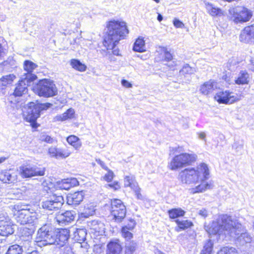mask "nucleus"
Instances as JSON below:
<instances>
[{
	"instance_id": "29",
	"label": "nucleus",
	"mask_w": 254,
	"mask_h": 254,
	"mask_svg": "<svg viewBox=\"0 0 254 254\" xmlns=\"http://www.w3.org/2000/svg\"><path fill=\"white\" fill-rule=\"evenodd\" d=\"M175 221L178 225V227L176 228L175 229L178 232L180 230H184L188 229L192 225V222L188 220H180L177 219Z\"/></svg>"
},
{
	"instance_id": "53",
	"label": "nucleus",
	"mask_w": 254,
	"mask_h": 254,
	"mask_svg": "<svg viewBox=\"0 0 254 254\" xmlns=\"http://www.w3.org/2000/svg\"><path fill=\"white\" fill-rule=\"evenodd\" d=\"M173 24L176 28H183L184 27L183 23L177 19L174 20Z\"/></svg>"
},
{
	"instance_id": "25",
	"label": "nucleus",
	"mask_w": 254,
	"mask_h": 254,
	"mask_svg": "<svg viewBox=\"0 0 254 254\" xmlns=\"http://www.w3.org/2000/svg\"><path fill=\"white\" fill-rule=\"evenodd\" d=\"M250 81V75L246 70H241L238 77L235 80V83L238 85L248 84Z\"/></svg>"
},
{
	"instance_id": "63",
	"label": "nucleus",
	"mask_w": 254,
	"mask_h": 254,
	"mask_svg": "<svg viewBox=\"0 0 254 254\" xmlns=\"http://www.w3.org/2000/svg\"><path fill=\"white\" fill-rule=\"evenodd\" d=\"M198 138L206 142V134L204 132H200L197 133Z\"/></svg>"
},
{
	"instance_id": "23",
	"label": "nucleus",
	"mask_w": 254,
	"mask_h": 254,
	"mask_svg": "<svg viewBox=\"0 0 254 254\" xmlns=\"http://www.w3.org/2000/svg\"><path fill=\"white\" fill-rule=\"evenodd\" d=\"M217 87V82L214 80L210 79L208 81L205 82L200 86V91L201 94L207 95L216 90Z\"/></svg>"
},
{
	"instance_id": "17",
	"label": "nucleus",
	"mask_w": 254,
	"mask_h": 254,
	"mask_svg": "<svg viewBox=\"0 0 254 254\" xmlns=\"http://www.w3.org/2000/svg\"><path fill=\"white\" fill-rule=\"evenodd\" d=\"M240 41L247 44L254 43V24L246 26L241 31L239 36Z\"/></svg>"
},
{
	"instance_id": "60",
	"label": "nucleus",
	"mask_w": 254,
	"mask_h": 254,
	"mask_svg": "<svg viewBox=\"0 0 254 254\" xmlns=\"http://www.w3.org/2000/svg\"><path fill=\"white\" fill-rule=\"evenodd\" d=\"M96 161L98 164H99L101 166V167L103 169L106 170H108V168L105 165L104 162L102 161L101 160H100V159H96Z\"/></svg>"
},
{
	"instance_id": "34",
	"label": "nucleus",
	"mask_w": 254,
	"mask_h": 254,
	"mask_svg": "<svg viewBox=\"0 0 254 254\" xmlns=\"http://www.w3.org/2000/svg\"><path fill=\"white\" fill-rule=\"evenodd\" d=\"M54 187L57 190H68L70 189L67 179L56 182Z\"/></svg>"
},
{
	"instance_id": "19",
	"label": "nucleus",
	"mask_w": 254,
	"mask_h": 254,
	"mask_svg": "<svg viewBox=\"0 0 254 254\" xmlns=\"http://www.w3.org/2000/svg\"><path fill=\"white\" fill-rule=\"evenodd\" d=\"M32 82L33 81H27L26 79H23V77H21L18 83L16 84L13 95L15 96H22L23 94L27 93L28 91L27 87L29 86Z\"/></svg>"
},
{
	"instance_id": "61",
	"label": "nucleus",
	"mask_w": 254,
	"mask_h": 254,
	"mask_svg": "<svg viewBox=\"0 0 254 254\" xmlns=\"http://www.w3.org/2000/svg\"><path fill=\"white\" fill-rule=\"evenodd\" d=\"M172 151H174L176 153H180L184 151V148L182 146H178V147H173L171 150Z\"/></svg>"
},
{
	"instance_id": "44",
	"label": "nucleus",
	"mask_w": 254,
	"mask_h": 254,
	"mask_svg": "<svg viewBox=\"0 0 254 254\" xmlns=\"http://www.w3.org/2000/svg\"><path fill=\"white\" fill-rule=\"evenodd\" d=\"M32 239H23V240H21V242L20 243V247L22 248L23 252L24 251H26L27 249H28L29 248L31 247L32 244Z\"/></svg>"
},
{
	"instance_id": "26",
	"label": "nucleus",
	"mask_w": 254,
	"mask_h": 254,
	"mask_svg": "<svg viewBox=\"0 0 254 254\" xmlns=\"http://www.w3.org/2000/svg\"><path fill=\"white\" fill-rule=\"evenodd\" d=\"M74 114L75 112L74 109L69 108L63 114L56 116L55 120L57 121H64L68 119H72L74 117Z\"/></svg>"
},
{
	"instance_id": "35",
	"label": "nucleus",
	"mask_w": 254,
	"mask_h": 254,
	"mask_svg": "<svg viewBox=\"0 0 254 254\" xmlns=\"http://www.w3.org/2000/svg\"><path fill=\"white\" fill-rule=\"evenodd\" d=\"M5 254H23V251L19 245L14 244L9 246Z\"/></svg>"
},
{
	"instance_id": "58",
	"label": "nucleus",
	"mask_w": 254,
	"mask_h": 254,
	"mask_svg": "<svg viewBox=\"0 0 254 254\" xmlns=\"http://www.w3.org/2000/svg\"><path fill=\"white\" fill-rule=\"evenodd\" d=\"M198 213L199 215H200L203 218L206 217L208 215L207 211L204 208H202L199 210Z\"/></svg>"
},
{
	"instance_id": "43",
	"label": "nucleus",
	"mask_w": 254,
	"mask_h": 254,
	"mask_svg": "<svg viewBox=\"0 0 254 254\" xmlns=\"http://www.w3.org/2000/svg\"><path fill=\"white\" fill-rule=\"evenodd\" d=\"M95 209L93 206H85L84 211L81 213L83 217L87 218L94 214Z\"/></svg>"
},
{
	"instance_id": "47",
	"label": "nucleus",
	"mask_w": 254,
	"mask_h": 254,
	"mask_svg": "<svg viewBox=\"0 0 254 254\" xmlns=\"http://www.w3.org/2000/svg\"><path fill=\"white\" fill-rule=\"evenodd\" d=\"M107 171H108V172L104 176V179L106 181H107L108 182H111L112 181V180L113 179L114 177V174L113 172V171L109 170V169H108V170H107Z\"/></svg>"
},
{
	"instance_id": "39",
	"label": "nucleus",
	"mask_w": 254,
	"mask_h": 254,
	"mask_svg": "<svg viewBox=\"0 0 254 254\" xmlns=\"http://www.w3.org/2000/svg\"><path fill=\"white\" fill-rule=\"evenodd\" d=\"M195 72V70L194 68L190 67L189 64H186L180 70V74L186 76L187 74H193Z\"/></svg>"
},
{
	"instance_id": "30",
	"label": "nucleus",
	"mask_w": 254,
	"mask_h": 254,
	"mask_svg": "<svg viewBox=\"0 0 254 254\" xmlns=\"http://www.w3.org/2000/svg\"><path fill=\"white\" fill-rule=\"evenodd\" d=\"M67 142L72 145L75 149H78L81 146V142L79 138L75 135H70L66 138Z\"/></svg>"
},
{
	"instance_id": "48",
	"label": "nucleus",
	"mask_w": 254,
	"mask_h": 254,
	"mask_svg": "<svg viewBox=\"0 0 254 254\" xmlns=\"http://www.w3.org/2000/svg\"><path fill=\"white\" fill-rule=\"evenodd\" d=\"M101 54L105 57H106L107 59L110 60L111 61H115V58L113 56V55L110 51H106L105 50H102L101 51Z\"/></svg>"
},
{
	"instance_id": "24",
	"label": "nucleus",
	"mask_w": 254,
	"mask_h": 254,
	"mask_svg": "<svg viewBox=\"0 0 254 254\" xmlns=\"http://www.w3.org/2000/svg\"><path fill=\"white\" fill-rule=\"evenodd\" d=\"M106 254H122L123 248L118 240L110 241L107 246Z\"/></svg>"
},
{
	"instance_id": "38",
	"label": "nucleus",
	"mask_w": 254,
	"mask_h": 254,
	"mask_svg": "<svg viewBox=\"0 0 254 254\" xmlns=\"http://www.w3.org/2000/svg\"><path fill=\"white\" fill-rule=\"evenodd\" d=\"M213 243L211 240H207L204 244L201 254H212Z\"/></svg>"
},
{
	"instance_id": "52",
	"label": "nucleus",
	"mask_w": 254,
	"mask_h": 254,
	"mask_svg": "<svg viewBox=\"0 0 254 254\" xmlns=\"http://www.w3.org/2000/svg\"><path fill=\"white\" fill-rule=\"evenodd\" d=\"M178 61L175 60V59H173L167 62V63H165V64L168 65L170 68H173L178 65Z\"/></svg>"
},
{
	"instance_id": "12",
	"label": "nucleus",
	"mask_w": 254,
	"mask_h": 254,
	"mask_svg": "<svg viewBox=\"0 0 254 254\" xmlns=\"http://www.w3.org/2000/svg\"><path fill=\"white\" fill-rule=\"evenodd\" d=\"M76 216V212L73 210H67L64 212H59L55 217L57 223L61 226L69 224L73 222Z\"/></svg>"
},
{
	"instance_id": "18",
	"label": "nucleus",
	"mask_w": 254,
	"mask_h": 254,
	"mask_svg": "<svg viewBox=\"0 0 254 254\" xmlns=\"http://www.w3.org/2000/svg\"><path fill=\"white\" fill-rule=\"evenodd\" d=\"M37 67V65L33 62L26 60L24 62L23 67L24 70L27 72L23 74L22 76L23 79H26L29 81H34L37 78L36 75L32 73L34 69Z\"/></svg>"
},
{
	"instance_id": "21",
	"label": "nucleus",
	"mask_w": 254,
	"mask_h": 254,
	"mask_svg": "<svg viewBox=\"0 0 254 254\" xmlns=\"http://www.w3.org/2000/svg\"><path fill=\"white\" fill-rule=\"evenodd\" d=\"M48 153L52 157L64 159L68 157L70 152L64 148L52 146L49 148Z\"/></svg>"
},
{
	"instance_id": "56",
	"label": "nucleus",
	"mask_w": 254,
	"mask_h": 254,
	"mask_svg": "<svg viewBox=\"0 0 254 254\" xmlns=\"http://www.w3.org/2000/svg\"><path fill=\"white\" fill-rule=\"evenodd\" d=\"M22 203H18L17 204L14 205V209L15 210V211H17V216H18L19 214L21 213V212H23L22 211Z\"/></svg>"
},
{
	"instance_id": "49",
	"label": "nucleus",
	"mask_w": 254,
	"mask_h": 254,
	"mask_svg": "<svg viewBox=\"0 0 254 254\" xmlns=\"http://www.w3.org/2000/svg\"><path fill=\"white\" fill-rule=\"evenodd\" d=\"M232 148L236 152H240L243 149V144H240L238 142H235L232 146Z\"/></svg>"
},
{
	"instance_id": "22",
	"label": "nucleus",
	"mask_w": 254,
	"mask_h": 254,
	"mask_svg": "<svg viewBox=\"0 0 254 254\" xmlns=\"http://www.w3.org/2000/svg\"><path fill=\"white\" fill-rule=\"evenodd\" d=\"M84 195V193L82 191L69 193L66 197L67 203L70 205L77 206L83 201Z\"/></svg>"
},
{
	"instance_id": "40",
	"label": "nucleus",
	"mask_w": 254,
	"mask_h": 254,
	"mask_svg": "<svg viewBox=\"0 0 254 254\" xmlns=\"http://www.w3.org/2000/svg\"><path fill=\"white\" fill-rule=\"evenodd\" d=\"M133 50L135 52H143V37H139L134 42Z\"/></svg>"
},
{
	"instance_id": "41",
	"label": "nucleus",
	"mask_w": 254,
	"mask_h": 254,
	"mask_svg": "<svg viewBox=\"0 0 254 254\" xmlns=\"http://www.w3.org/2000/svg\"><path fill=\"white\" fill-rule=\"evenodd\" d=\"M126 227H123L121 229V233L122 237L125 239L126 242L127 241H131L133 238V234L128 230Z\"/></svg>"
},
{
	"instance_id": "2",
	"label": "nucleus",
	"mask_w": 254,
	"mask_h": 254,
	"mask_svg": "<svg viewBox=\"0 0 254 254\" xmlns=\"http://www.w3.org/2000/svg\"><path fill=\"white\" fill-rule=\"evenodd\" d=\"M209 171L207 165L204 163L198 165L196 168H186L180 172L179 179L183 184H196L199 181L201 183L191 190L192 193L202 192L212 189V184L205 181L209 178Z\"/></svg>"
},
{
	"instance_id": "10",
	"label": "nucleus",
	"mask_w": 254,
	"mask_h": 254,
	"mask_svg": "<svg viewBox=\"0 0 254 254\" xmlns=\"http://www.w3.org/2000/svg\"><path fill=\"white\" fill-rule=\"evenodd\" d=\"M21 176L23 178H31L34 176H43L45 175V168L35 165L22 166L19 168Z\"/></svg>"
},
{
	"instance_id": "36",
	"label": "nucleus",
	"mask_w": 254,
	"mask_h": 254,
	"mask_svg": "<svg viewBox=\"0 0 254 254\" xmlns=\"http://www.w3.org/2000/svg\"><path fill=\"white\" fill-rule=\"evenodd\" d=\"M126 252L127 254H132L135 251L137 247L136 243L131 240L126 242Z\"/></svg>"
},
{
	"instance_id": "54",
	"label": "nucleus",
	"mask_w": 254,
	"mask_h": 254,
	"mask_svg": "<svg viewBox=\"0 0 254 254\" xmlns=\"http://www.w3.org/2000/svg\"><path fill=\"white\" fill-rule=\"evenodd\" d=\"M108 186L114 190H118L120 188V186L118 182H114L113 183L108 184Z\"/></svg>"
},
{
	"instance_id": "3",
	"label": "nucleus",
	"mask_w": 254,
	"mask_h": 254,
	"mask_svg": "<svg viewBox=\"0 0 254 254\" xmlns=\"http://www.w3.org/2000/svg\"><path fill=\"white\" fill-rule=\"evenodd\" d=\"M69 236V230L67 229L53 228L46 224L39 229L36 242L37 245L41 247L51 245L63 247L67 242Z\"/></svg>"
},
{
	"instance_id": "37",
	"label": "nucleus",
	"mask_w": 254,
	"mask_h": 254,
	"mask_svg": "<svg viewBox=\"0 0 254 254\" xmlns=\"http://www.w3.org/2000/svg\"><path fill=\"white\" fill-rule=\"evenodd\" d=\"M159 49L161 54L163 55V59H162L163 62H168L174 59L172 54L167 51L166 47H160Z\"/></svg>"
},
{
	"instance_id": "62",
	"label": "nucleus",
	"mask_w": 254,
	"mask_h": 254,
	"mask_svg": "<svg viewBox=\"0 0 254 254\" xmlns=\"http://www.w3.org/2000/svg\"><path fill=\"white\" fill-rule=\"evenodd\" d=\"M250 62V64H248V68L254 72V59H251Z\"/></svg>"
},
{
	"instance_id": "6",
	"label": "nucleus",
	"mask_w": 254,
	"mask_h": 254,
	"mask_svg": "<svg viewBox=\"0 0 254 254\" xmlns=\"http://www.w3.org/2000/svg\"><path fill=\"white\" fill-rule=\"evenodd\" d=\"M196 159L197 155L194 153H182L172 158L169 164V168L172 170H176L190 165Z\"/></svg>"
},
{
	"instance_id": "51",
	"label": "nucleus",
	"mask_w": 254,
	"mask_h": 254,
	"mask_svg": "<svg viewBox=\"0 0 254 254\" xmlns=\"http://www.w3.org/2000/svg\"><path fill=\"white\" fill-rule=\"evenodd\" d=\"M15 61H14L12 59H9L8 60L4 61L1 64H0V65H3L4 66H7L9 65L10 66L14 65Z\"/></svg>"
},
{
	"instance_id": "28",
	"label": "nucleus",
	"mask_w": 254,
	"mask_h": 254,
	"mask_svg": "<svg viewBox=\"0 0 254 254\" xmlns=\"http://www.w3.org/2000/svg\"><path fill=\"white\" fill-rule=\"evenodd\" d=\"M168 213L171 219H175L183 216L185 211L181 208H173L168 211Z\"/></svg>"
},
{
	"instance_id": "50",
	"label": "nucleus",
	"mask_w": 254,
	"mask_h": 254,
	"mask_svg": "<svg viewBox=\"0 0 254 254\" xmlns=\"http://www.w3.org/2000/svg\"><path fill=\"white\" fill-rule=\"evenodd\" d=\"M67 179L68 180L69 185L70 188L78 186L79 185L78 181L76 178H73Z\"/></svg>"
},
{
	"instance_id": "14",
	"label": "nucleus",
	"mask_w": 254,
	"mask_h": 254,
	"mask_svg": "<svg viewBox=\"0 0 254 254\" xmlns=\"http://www.w3.org/2000/svg\"><path fill=\"white\" fill-rule=\"evenodd\" d=\"M18 221L22 225L34 224L38 219V214L35 210L31 211L21 212L17 216Z\"/></svg>"
},
{
	"instance_id": "4",
	"label": "nucleus",
	"mask_w": 254,
	"mask_h": 254,
	"mask_svg": "<svg viewBox=\"0 0 254 254\" xmlns=\"http://www.w3.org/2000/svg\"><path fill=\"white\" fill-rule=\"evenodd\" d=\"M107 28L103 45L110 47H113L121 40L125 39L129 32L126 23L122 21L111 20L108 22Z\"/></svg>"
},
{
	"instance_id": "57",
	"label": "nucleus",
	"mask_w": 254,
	"mask_h": 254,
	"mask_svg": "<svg viewBox=\"0 0 254 254\" xmlns=\"http://www.w3.org/2000/svg\"><path fill=\"white\" fill-rule=\"evenodd\" d=\"M135 225V221L133 220H131L130 221V223L125 226L124 227H127V228L128 229L127 230L130 231L134 228Z\"/></svg>"
},
{
	"instance_id": "16",
	"label": "nucleus",
	"mask_w": 254,
	"mask_h": 254,
	"mask_svg": "<svg viewBox=\"0 0 254 254\" xmlns=\"http://www.w3.org/2000/svg\"><path fill=\"white\" fill-rule=\"evenodd\" d=\"M252 16L251 11L245 7L239 6L235 9L234 17L237 22L248 21Z\"/></svg>"
},
{
	"instance_id": "8",
	"label": "nucleus",
	"mask_w": 254,
	"mask_h": 254,
	"mask_svg": "<svg viewBox=\"0 0 254 254\" xmlns=\"http://www.w3.org/2000/svg\"><path fill=\"white\" fill-rule=\"evenodd\" d=\"M111 212L114 219L117 222H121L126 215V208L123 202L118 199L111 201Z\"/></svg>"
},
{
	"instance_id": "33",
	"label": "nucleus",
	"mask_w": 254,
	"mask_h": 254,
	"mask_svg": "<svg viewBox=\"0 0 254 254\" xmlns=\"http://www.w3.org/2000/svg\"><path fill=\"white\" fill-rule=\"evenodd\" d=\"M34 232L35 229L34 227H32L30 228L27 227L24 228L22 231V235L20 239H32V235L34 234Z\"/></svg>"
},
{
	"instance_id": "20",
	"label": "nucleus",
	"mask_w": 254,
	"mask_h": 254,
	"mask_svg": "<svg viewBox=\"0 0 254 254\" xmlns=\"http://www.w3.org/2000/svg\"><path fill=\"white\" fill-rule=\"evenodd\" d=\"M124 185L126 187H129L134 190L137 199H142V195L140 193V189L139 188L138 184L135 181L133 176H126L124 179Z\"/></svg>"
},
{
	"instance_id": "13",
	"label": "nucleus",
	"mask_w": 254,
	"mask_h": 254,
	"mask_svg": "<svg viewBox=\"0 0 254 254\" xmlns=\"http://www.w3.org/2000/svg\"><path fill=\"white\" fill-rule=\"evenodd\" d=\"M15 226L10 221L8 217H0V236L7 237L13 234Z\"/></svg>"
},
{
	"instance_id": "55",
	"label": "nucleus",
	"mask_w": 254,
	"mask_h": 254,
	"mask_svg": "<svg viewBox=\"0 0 254 254\" xmlns=\"http://www.w3.org/2000/svg\"><path fill=\"white\" fill-rule=\"evenodd\" d=\"M121 84L122 86L126 88H131L132 86L131 83L126 79H122L121 81Z\"/></svg>"
},
{
	"instance_id": "27",
	"label": "nucleus",
	"mask_w": 254,
	"mask_h": 254,
	"mask_svg": "<svg viewBox=\"0 0 254 254\" xmlns=\"http://www.w3.org/2000/svg\"><path fill=\"white\" fill-rule=\"evenodd\" d=\"M70 64L73 68L80 72L85 71L87 68L86 65L77 59H71Z\"/></svg>"
},
{
	"instance_id": "45",
	"label": "nucleus",
	"mask_w": 254,
	"mask_h": 254,
	"mask_svg": "<svg viewBox=\"0 0 254 254\" xmlns=\"http://www.w3.org/2000/svg\"><path fill=\"white\" fill-rule=\"evenodd\" d=\"M40 139L48 143H53L55 140L54 138L46 134H42L40 135Z\"/></svg>"
},
{
	"instance_id": "59",
	"label": "nucleus",
	"mask_w": 254,
	"mask_h": 254,
	"mask_svg": "<svg viewBox=\"0 0 254 254\" xmlns=\"http://www.w3.org/2000/svg\"><path fill=\"white\" fill-rule=\"evenodd\" d=\"M32 210H34L31 208V206L29 204H23L22 207V211H31Z\"/></svg>"
},
{
	"instance_id": "7",
	"label": "nucleus",
	"mask_w": 254,
	"mask_h": 254,
	"mask_svg": "<svg viewBox=\"0 0 254 254\" xmlns=\"http://www.w3.org/2000/svg\"><path fill=\"white\" fill-rule=\"evenodd\" d=\"M35 90L40 96L53 97L58 93L57 88L54 82L48 79H44L39 81L35 86Z\"/></svg>"
},
{
	"instance_id": "31",
	"label": "nucleus",
	"mask_w": 254,
	"mask_h": 254,
	"mask_svg": "<svg viewBox=\"0 0 254 254\" xmlns=\"http://www.w3.org/2000/svg\"><path fill=\"white\" fill-rule=\"evenodd\" d=\"M87 235L86 230L85 229H77L74 232V238L77 241H84Z\"/></svg>"
},
{
	"instance_id": "32",
	"label": "nucleus",
	"mask_w": 254,
	"mask_h": 254,
	"mask_svg": "<svg viewBox=\"0 0 254 254\" xmlns=\"http://www.w3.org/2000/svg\"><path fill=\"white\" fill-rule=\"evenodd\" d=\"M205 8L207 11V12L212 16H217L220 13L221 10L220 9L216 7L212 4L208 2H204Z\"/></svg>"
},
{
	"instance_id": "1",
	"label": "nucleus",
	"mask_w": 254,
	"mask_h": 254,
	"mask_svg": "<svg viewBox=\"0 0 254 254\" xmlns=\"http://www.w3.org/2000/svg\"><path fill=\"white\" fill-rule=\"evenodd\" d=\"M205 229L209 234L224 235L236 238V243L240 246H245L253 241V237L249 233L244 232L242 225L227 214L220 215L216 221L205 226Z\"/></svg>"
},
{
	"instance_id": "64",
	"label": "nucleus",
	"mask_w": 254,
	"mask_h": 254,
	"mask_svg": "<svg viewBox=\"0 0 254 254\" xmlns=\"http://www.w3.org/2000/svg\"><path fill=\"white\" fill-rule=\"evenodd\" d=\"M157 19L159 22H161L163 20L162 15L161 14L158 13Z\"/></svg>"
},
{
	"instance_id": "15",
	"label": "nucleus",
	"mask_w": 254,
	"mask_h": 254,
	"mask_svg": "<svg viewBox=\"0 0 254 254\" xmlns=\"http://www.w3.org/2000/svg\"><path fill=\"white\" fill-rule=\"evenodd\" d=\"M18 172L13 169L4 170L0 172V181L5 184H14L17 182Z\"/></svg>"
},
{
	"instance_id": "42",
	"label": "nucleus",
	"mask_w": 254,
	"mask_h": 254,
	"mask_svg": "<svg viewBox=\"0 0 254 254\" xmlns=\"http://www.w3.org/2000/svg\"><path fill=\"white\" fill-rule=\"evenodd\" d=\"M217 254H238V252L235 248L225 247L218 251Z\"/></svg>"
},
{
	"instance_id": "46",
	"label": "nucleus",
	"mask_w": 254,
	"mask_h": 254,
	"mask_svg": "<svg viewBox=\"0 0 254 254\" xmlns=\"http://www.w3.org/2000/svg\"><path fill=\"white\" fill-rule=\"evenodd\" d=\"M118 44H115L113 47H108L107 46H104L106 48V51H110V53L112 54V55L119 56L120 51L118 48H116V46Z\"/></svg>"
},
{
	"instance_id": "11",
	"label": "nucleus",
	"mask_w": 254,
	"mask_h": 254,
	"mask_svg": "<svg viewBox=\"0 0 254 254\" xmlns=\"http://www.w3.org/2000/svg\"><path fill=\"white\" fill-rule=\"evenodd\" d=\"M64 203V198L61 195H53L41 203L42 208L48 211H57L61 208Z\"/></svg>"
},
{
	"instance_id": "5",
	"label": "nucleus",
	"mask_w": 254,
	"mask_h": 254,
	"mask_svg": "<svg viewBox=\"0 0 254 254\" xmlns=\"http://www.w3.org/2000/svg\"><path fill=\"white\" fill-rule=\"evenodd\" d=\"M52 106V104L49 103L29 102L22 109L23 118L26 121L30 123L34 127V124H36V120L40 116L41 112L47 110Z\"/></svg>"
},
{
	"instance_id": "9",
	"label": "nucleus",
	"mask_w": 254,
	"mask_h": 254,
	"mask_svg": "<svg viewBox=\"0 0 254 254\" xmlns=\"http://www.w3.org/2000/svg\"><path fill=\"white\" fill-rule=\"evenodd\" d=\"M241 99L240 95L230 90L219 91L216 94L214 99L220 104H231Z\"/></svg>"
}]
</instances>
